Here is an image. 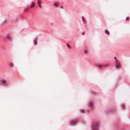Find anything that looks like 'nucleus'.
Wrapping results in <instances>:
<instances>
[{
    "instance_id": "obj_5",
    "label": "nucleus",
    "mask_w": 130,
    "mask_h": 130,
    "mask_svg": "<svg viewBox=\"0 0 130 130\" xmlns=\"http://www.w3.org/2000/svg\"><path fill=\"white\" fill-rule=\"evenodd\" d=\"M76 120H73L71 122V125L72 126H74L75 124L76 123Z\"/></svg>"
},
{
    "instance_id": "obj_21",
    "label": "nucleus",
    "mask_w": 130,
    "mask_h": 130,
    "mask_svg": "<svg viewBox=\"0 0 130 130\" xmlns=\"http://www.w3.org/2000/svg\"><path fill=\"white\" fill-rule=\"evenodd\" d=\"M61 8H63V6H62V5L61 6Z\"/></svg>"
},
{
    "instance_id": "obj_25",
    "label": "nucleus",
    "mask_w": 130,
    "mask_h": 130,
    "mask_svg": "<svg viewBox=\"0 0 130 130\" xmlns=\"http://www.w3.org/2000/svg\"><path fill=\"white\" fill-rule=\"evenodd\" d=\"M107 112H109V110H108V111H107Z\"/></svg>"
},
{
    "instance_id": "obj_20",
    "label": "nucleus",
    "mask_w": 130,
    "mask_h": 130,
    "mask_svg": "<svg viewBox=\"0 0 130 130\" xmlns=\"http://www.w3.org/2000/svg\"><path fill=\"white\" fill-rule=\"evenodd\" d=\"M82 35H85V33L84 32H83L82 33Z\"/></svg>"
},
{
    "instance_id": "obj_11",
    "label": "nucleus",
    "mask_w": 130,
    "mask_h": 130,
    "mask_svg": "<svg viewBox=\"0 0 130 130\" xmlns=\"http://www.w3.org/2000/svg\"><path fill=\"white\" fill-rule=\"evenodd\" d=\"M9 66L11 67H13L14 66V64L13 63H10Z\"/></svg>"
},
{
    "instance_id": "obj_18",
    "label": "nucleus",
    "mask_w": 130,
    "mask_h": 130,
    "mask_svg": "<svg viewBox=\"0 0 130 130\" xmlns=\"http://www.w3.org/2000/svg\"><path fill=\"white\" fill-rule=\"evenodd\" d=\"M126 21H127L129 20V18L128 17H126Z\"/></svg>"
},
{
    "instance_id": "obj_10",
    "label": "nucleus",
    "mask_w": 130,
    "mask_h": 130,
    "mask_svg": "<svg viewBox=\"0 0 130 130\" xmlns=\"http://www.w3.org/2000/svg\"><path fill=\"white\" fill-rule=\"evenodd\" d=\"M58 5V4L57 3H54L53 6L55 7H56V6Z\"/></svg>"
},
{
    "instance_id": "obj_6",
    "label": "nucleus",
    "mask_w": 130,
    "mask_h": 130,
    "mask_svg": "<svg viewBox=\"0 0 130 130\" xmlns=\"http://www.w3.org/2000/svg\"><path fill=\"white\" fill-rule=\"evenodd\" d=\"M6 38L8 40L10 41L12 38V37L10 35H8L6 36Z\"/></svg>"
},
{
    "instance_id": "obj_16",
    "label": "nucleus",
    "mask_w": 130,
    "mask_h": 130,
    "mask_svg": "<svg viewBox=\"0 0 130 130\" xmlns=\"http://www.w3.org/2000/svg\"><path fill=\"white\" fill-rule=\"evenodd\" d=\"M84 52L85 53H87V50L86 49H84Z\"/></svg>"
},
{
    "instance_id": "obj_17",
    "label": "nucleus",
    "mask_w": 130,
    "mask_h": 130,
    "mask_svg": "<svg viewBox=\"0 0 130 130\" xmlns=\"http://www.w3.org/2000/svg\"><path fill=\"white\" fill-rule=\"evenodd\" d=\"M104 65H102V66H98V67L99 68H100V67H103Z\"/></svg>"
},
{
    "instance_id": "obj_15",
    "label": "nucleus",
    "mask_w": 130,
    "mask_h": 130,
    "mask_svg": "<svg viewBox=\"0 0 130 130\" xmlns=\"http://www.w3.org/2000/svg\"><path fill=\"white\" fill-rule=\"evenodd\" d=\"M67 46L70 48H71V47L69 45V44L68 43H67Z\"/></svg>"
},
{
    "instance_id": "obj_4",
    "label": "nucleus",
    "mask_w": 130,
    "mask_h": 130,
    "mask_svg": "<svg viewBox=\"0 0 130 130\" xmlns=\"http://www.w3.org/2000/svg\"><path fill=\"white\" fill-rule=\"evenodd\" d=\"M6 83V81L4 79H1L0 81V83L1 84L5 85Z\"/></svg>"
},
{
    "instance_id": "obj_22",
    "label": "nucleus",
    "mask_w": 130,
    "mask_h": 130,
    "mask_svg": "<svg viewBox=\"0 0 130 130\" xmlns=\"http://www.w3.org/2000/svg\"><path fill=\"white\" fill-rule=\"evenodd\" d=\"M125 107V106L124 105H123L122 106V108H124Z\"/></svg>"
},
{
    "instance_id": "obj_26",
    "label": "nucleus",
    "mask_w": 130,
    "mask_h": 130,
    "mask_svg": "<svg viewBox=\"0 0 130 130\" xmlns=\"http://www.w3.org/2000/svg\"><path fill=\"white\" fill-rule=\"evenodd\" d=\"M114 59H115L116 58V57H114Z\"/></svg>"
},
{
    "instance_id": "obj_3",
    "label": "nucleus",
    "mask_w": 130,
    "mask_h": 130,
    "mask_svg": "<svg viewBox=\"0 0 130 130\" xmlns=\"http://www.w3.org/2000/svg\"><path fill=\"white\" fill-rule=\"evenodd\" d=\"M88 105L89 109H92L93 107V103L92 102L90 101L88 103Z\"/></svg>"
},
{
    "instance_id": "obj_1",
    "label": "nucleus",
    "mask_w": 130,
    "mask_h": 130,
    "mask_svg": "<svg viewBox=\"0 0 130 130\" xmlns=\"http://www.w3.org/2000/svg\"><path fill=\"white\" fill-rule=\"evenodd\" d=\"M99 122H95L92 126V130H98L99 128Z\"/></svg>"
},
{
    "instance_id": "obj_13",
    "label": "nucleus",
    "mask_w": 130,
    "mask_h": 130,
    "mask_svg": "<svg viewBox=\"0 0 130 130\" xmlns=\"http://www.w3.org/2000/svg\"><path fill=\"white\" fill-rule=\"evenodd\" d=\"M84 110L83 109H82L80 110V111L81 113H83L84 112Z\"/></svg>"
},
{
    "instance_id": "obj_9",
    "label": "nucleus",
    "mask_w": 130,
    "mask_h": 130,
    "mask_svg": "<svg viewBox=\"0 0 130 130\" xmlns=\"http://www.w3.org/2000/svg\"><path fill=\"white\" fill-rule=\"evenodd\" d=\"M105 32L107 35H109V32L107 29H106L105 30Z\"/></svg>"
},
{
    "instance_id": "obj_23",
    "label": "nucleus",
    "mask_w": 130,
    "mask_h": 130,
    "mask_svg": "<svg viewBox=\"0 0 130 130\" xmlns=\"http://www.w3.org/2000/svg\"><path fill=\"white\" fill-rule=\"evenodd\" d=\"M4 21H5V22H4V23L6 22L7 21V20H5Z\"/></svg>"
},
{
    "instance_id": "obj_24",
    "label": "nucleus",
    "mask_w": 130,
    "mask_h": 130,
    "mask_svg": "<svg viewBox=\"0 0 130 130\" xmlns=\"http://www.w3.org/2000/svg\"><path fill=\"white\" fill-rule=\"evenodd\" d=\"M109 111H112V110H111V109H110V110H109Z\"/></svg>"
},
{
    "instance_id": "obj_19",
    "label": "nucleus",
    "mask_w": 130,
    "mask_h": 130,
    "mask_svg": "<svg viewBox=\"0 0 130 130\" xmlns=\"http://www.w3.org/2000/svg\"><path fill=\"white\" fill-rule=\"evenodd\" d=\"M38 6H39V7L40 8H42V6L41 5H39Z\"/></svg>"
},
{
    "instance_id": "obj_2",
    "label": "nucleus",
    "mask_w": 130,
    "mask_h": 130,
    "mask_svg": "<svg viewBox=\"0 0 130 130\" xmlns=\"http://www.w3.org/2000/svg\"><path fill=\"white\" fill-rule=\"evenodd\" d=\"M121 64L120 62L118 60H115V67L116 69H118L121 68Z\"/></svg>"
},
{
    "instance_id": "obj_7",
    "label": "nucleus",
    "mask_w": 130,
    "mask_h": 130,
    "mask_svg": "<svg viewBox=\"0 0 130 130\" xmlns=\"http://www.w3.org/2000/svg\"><path fill=\"white\" fill-rule=\"evenodd\" d=\"M38 38L37 37H36L35 39L34 40L33 43L35 45H36L37 43V40Z\"/></svg>"
},
{
    "instance_id": "obj_14",
    "label": "nucleus",
    "mask_w": 130,
    "mask_h": 130,
    "mask_svg": "<svg viewBox=\"0 0 130 130\" xmlns=\"http://www.w3.org/2000/svg\"><path fill=\"white\" fill-rule=\"evenodd\" d=\"M37 4L38 5H41V2L39 0H38L37 1Z\"/></svg>"
},
{
    "instance_id": "obj_12",
    "label": "nucleus",
    "mask_w": 130,
    "mask_h": 130,
    "mask_svg": "<svg viewBox=\"0 0 130 130\" xmlns=\"http://www.w3.org/2000/svg\"><path fill=\"white\" fill-rule=\"evenodd\" d=\"M35 6V3L34 2H33L31 5V8H32V7H34Z\"/></svg>"
},
{
    "instance_id": "obj_8",
    "label": "nucleus",
    "mask_w": 130,
    "mask_h": 130,
    "mask_svg": "<svg viewBox=\"0 0 130 130\" xmlns=\"http://www.w3.org/2000/svg\"><path fill=\"white\" fill-rule=\"evenodd\" d=\"M82 19L83 23L84 24H85L86 23L85 19L84 17L83 16L82 17Z\"/></svg>"
}]
</instances>
